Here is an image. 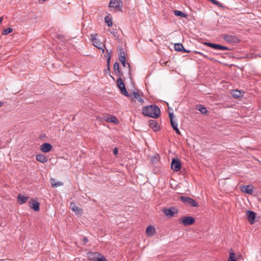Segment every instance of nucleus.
<instances>
[{
  "label": "nucleus",
  "instance_id": "nucleus-1",
  "mask_svg": "<svg viewBox=\"0 0 261 261\" xmlns=\"http://www.w3.org/2000/svg\"><path fill=\"white\" fill-rule=\"evenodd\" d=\"M142 114L146 116L158 118L161 115L159 107L155 105L146 106L143 108Z\"/></svg>",
  "mask_w": 261,
  "mask_h": 261
},
{
  "label": "nucleus",
  "instance_id": "nucleus-2",
  "mask_svg": "<svg viewBox=\"0 0 261 261\" xmlns=\"http://www.w3.org/2000/svg\"><path fill=\"white\" fill-rule=\"evenodd\" d=\"M144 94L140 90L135 89V90H132V103L138 102L141 105L144 103L143 97Z\"/></svg>",
  "mask_w": 261,
  "mask_h": 261
},
{
  "label": "nucleus",
  "instance_id": "nucleus-3",
  "mask_svg": "<svg viewBox=\"0 0 261 261\" xmlns=\"http://www.w3.org/2000/svg\"><path fill=\"white\" fill-rule=\"evenodd\" d=\"M87 256L90 260L93 261H106L105 257L98 252H89Z\"/></svg>",
  "mask_w": 261,
  "mask_h": 261
},
{
  "label": "nucleus",
  "instance_id": "nucleus-4",
  "mask_svg": "<svg viewBox=\"0 0 261 261\" xmlns=\"http://www.w3.org/2000/svg\"><path fill=\"white\" fill-rule=\"evenodd\" d=\"M123 4L121 0H110L109 7L111 10L120 11Z\"/></svg>",
  "mask_w": 261,
  "mask_h": 261
},
{
  "label": "nucleus",
  "instance_id": "nucleus-5",
  "mask_svg": "<svg viewBox=\"0 0 261 261\" xmlns=\"http://www.w3.org/2000/svg\"><path fill=\"white\" fill-rule=\"evenodd\" d=\"M180 199L186 204H189L193 207H197L199 206L198 203L194 199L186 196H180Z\"/></svg>",
  "mask_w": 261,
  "mask_h": 261
},
{
  "label": "nucleus",
  "instance_id": "nucleus-6",
  "mask_svg": "<svg viewBox=\"0 0 261 261\" xmlns=\"http://www.w3.org/2000/svg\"><path fill=\"white\" fill-rule=\"evenodd\" d=\"M117 85L120 89L122 94L126 96H129L128 93L127 92L124 83L121 77H119L117 80Z\"/></svg>",
  "mask_w": 261,
  "mask_h": 261
},
{
  "label": "nucleus",
  "instance_id": "nucleus-7",
  "mask_svg": "<svg viewBox=\"0 0 261 261\" xmlns=\"http://www.w3.org/2000/svg\"><path fill=\"white\" fill-rule=\"evenodd\" d=\"M195 221V219L191 216L184 217L179 219V222H181L184 226L192 225Z\"/></svg>",
  "mask_w": 261,
  "mask_h": 261
},
{
  "label": "nucleus",
  "instance_id": "nucleus-8",
  "mask_svg": "<svg viewBox=\"0 0 261 261\" xmlns=\"http://www.w3.org/2000/svg\"><path fill=\"white\" fill-rule=\"evenodd\" d=\"M171 169L174 171L177 172L181 169V162L178 159L173 158L172 160L171 163Z\"/></svg>",
  "mask_w": 261,
  "mask_h": 261
},
{
  "label": "nucleus",
  "instance_id": "nucleus-9",
  "mask_svg": "<svg viewBox=\"0 0 261 261\" xmlns=\"http://www.w3.org/2000/svg\"><path fill=\"white\" fill-rule=\"evenodd\" d=\"M92 40L93 45L97 48L102 50V53H104L105 48H106L104 44L96 38V37H92Z\"/></svg>",
  "mask_w": 261,
  "mask_h": 261
},
{
  "label": "nucleus",
  "instance_id": "nucleus-10",
  "mask_svg": "<svg viewBox=\"0 0 261 261\" xmlns=\"http://www.w3.org/2000/svg\"><path fill=\"white\" fill-rule=\"evenodd\" d=\"M223 38L224 40L232 43H237L240 41L236 36L233 35H224L223 36Z\"/></svg>",
  "mask_w": 261,
  "mask_h": 261
},
{
  "label": "nucleus",
  "instance_id": "nucleus-11",
  "mask_svg": "<svg viewBox=\"0 0 261 261\" xmlns=\"http://www.w3.org/2000/svg\"><path fill=\"white\" fill-rule=\"evenodd\" d=\"M256 218V213L252 211L248 210L246 212V218L250 224L255 223Z\"/></svg>",
  "mask_w": 261,
  "mask_h": 261
},
{
  "label": "nucleus",
  "instance_id": "nucleus-12",
  "mask_svg": "<svg viewBox=\"0 0 261 261\" xmlns=\"http://www.w3.org/2000/svg\"><path fill=\"white\" fill-rule=\"evenodd\" d=\"M163 212L167 216L171 217L178 213V210L175 207H171L169 208H164Z\"/></svg>",
  "mask_w": 261,
  "mask_h": 261
},
{
  "label": "nucleus",
  "instance_id": "nucleus-13",
  "mask_svg": "<svg viewBox=\"0 0 261 261\" xmlns=\"http://www.w3.org/2000/svg\"><path fill=\"white\" fill-rule=\"evenodd\" d=\"M149 126L152 128L154 132H157L160 130V126L158 122L155 120H150L148 121Z\"/></svg>",
  "mask_w": 261,
  "mask_h": 261
},
{
  "label": "nucleus",
  "instance_id": "nucleus-14",
  "mask_svg": "<svg viewBox=\"0 0 261 261\" xmlns=\"http://www.w3.org/2000/svg\"><path fill=\"white\" fill-rule=\"evenodd\" d=\"M30 207L35 211L39 210V203L35 199H31V202H29Z\"/></svg>",
  "mask_w": 261,
  "mask_h": 261
},
{
  "label": "nucleus",
  "instance_id": "nucleus-15",
  "mask_svg": "<svg viewBox=\"0 0 261 261\" xmlns=\"http://www.w3.org/2000/svg\"><path fill=\"white\" fill-rule=\"evenodd\" d=\"M52 148V146L48 143H43L40 147V150L43 152H47L49 151Z\"/></svg>",
  "mask_w": 261,
  "mask_h": 261
},
{
  "label": "nucleus",
  "instance_id": "nucleus-16",
  "mask_svg": "<svg viewBox=\"0 0 261 261\" xmlns=\"http://www.w3.org/2000/svg\"><path fill=\"white\" fill-rule=\"evenodd\" d=\"M253 186L252 185L244 186L242 188V191L248 194H252L253 192Z\"/></svg>",
  "mask_w": 261,
  "mask_h": 261
},
{
  "label": "nucleus",
  "instance_id": "nucleus-17",
  "mask_svg": "<svg viewBox=\"0 0 261 261\" xmlns=\"http://www.w3.org/2000/svg\"><path fill=\"white\" fill-rule=\"evenodd\" d=\"M29 198V196H25L21 194H19L17 196V201L20 204H23L27 201Z\"/></svg>",
  "mask_w": 261,
  "mask_h": 261
},
{
  "label": "nucleus",
  "instance_id": "nucleus-18",
  "mask_svg": "<svg viewBox=\"0 0 261 261\" xmlns=\"http://www.w3.org/2000/svg\"><path fill=\"white\" fill-rule=\"evenodd\" d=\"M113 70H114V72H115V73L116 75H118L119 76H121L122 75V74L121 73V72L119 69V65L117 62H115L114 63V66H113Z\"/></svg>",
  "mask_w": 261,
  "mask_h": 261
},
{
  "label": "nucleus",
  "instance_id": "nucleus-19",
  "mask_svg": "<svg viewBox=\"0 0 261 261\" xmlns=\"http://www.w3.org/2000/svg\"><path fill=\"white\" fill-rule=\"evenodd\" d=\"M146 233L148 236H152L155 233V228L151 226H148L146 229Z\"/></svg>",
  "mask_w": 261,
  "mask_h": 261
},
{
  "label": "nucleus",
  "instance_id": "nucleus-20",
  "mask_svg": "<svg viewBox=\"0 0 261 261\" xmlns=\"http://www.w3.org/2000/svg\"><path fill=\"white\" fill-rule=\"evenodd\" d=\"M36 159L37 161L42 163H45L47 161V159L46 156L42 154H37L36 156Z\"/></svg>",
  "mask_w": 261,
  "mask_h": 261
},
{
  "label": "nucleus",
  "instance_id": "nucleus-21",
  "mask_svg": "<svg viewBox=\"0 0 261 261\" xmlns=\"http://www.w3.org/2000/svg\"><path fill=\"white\" fill-rule=\"evenodd\" d=\"M169 117L170 119V123H171L172 128H173L176 126H178V124H177L176 121L174 120V116L173 115V113H170V112L169 113Z\"/></svg>",
  "mask_w": 261,
  "mask_h": 261
},
{
  "label": "nucleus",
  "instance_id": "nucleus-22",
  "mask_svg": "<svg viewBox=\"0 0 261 261\" xmlns=\"http://www.w3.org/2000/svg\"><path fill=\"white\" fill-rule=\"evenodd\" d=\"M50 184L51 186L54 188H57L63 185V183L62 182L57 181L54 178L50 179Z\"/></svg>",
  "mask_w": 261,
  "mask_h": 261
},
{
  "label": "nucleus",
  "instance_id": "nucleus-23",
  "mask_svg": "<svg viewBox=\"0 0 261 261\" xmlns=\"http://www.w3.org/2000/svg\"><path fill=\"white\" fill-rule=\"evenodd\" d=\"M231 94L233 98H238L243 96V94L241 91L235 90H232Z\"/></svg>",
  "mask_w": 261,
  "mask_h": 261
},
{
  "label": "nucleus",
  "instance_id": "nucleus-24",
  "mask_svg": "<svg viewBox=\"0 0 261 261\" xmlns=\"http://www.w3.org/2000/svg\"><path fill=\"white\" fill-rule=\"evenodd\" d=\"M105 119L109 122H114L116 124L118 123V121L117 118L113 115H110L107 117Z\"/></svg>",
  "mask_w": 261,
  "mask_h": 261
},
{
  "label": "nucleus",
  "instance_id": "nucleus-25",
  "mask_svg": "<svg viewBox=\"0 0 261 261\" xmlns=\"http://www.w3.org/2000/svg\"><path fill=\"white\" fill-rule=\"evenodd\" d=\"M141 154L138 151H134V160H133L132 158V165L136 164L138 162V160L140 157Z\"/></svg>",
  "mask_w": 261,
  "mask_h": 261
},
{
  "label": "nucleus",
  "instance_id": "nucleus-26",
  "mask_svg": "<svg viewBox=\"0 0 261 261\" xmlns=\"http://www.w3.org/2000/svg\"><path fill=\"white\" fill-rule=\"evenodd\" d=\"M227 261H237L236 254L232 249L229 250V256Z\"/></svg>",
  "mask_w": 261,
  "mask_h": 261
},
{
  "label": "nucleus",
  "instance_id": "nucleus-27",
  "mask_svg": "<svg viewBox=\"0 0 261 261\" xmlns=\"http://www.w3.org/2000/svg\"><path fill=\"white\" fill-rule=\"evenodd\" d=\"M204 44L215 49H220V44H215L211 42H204Z\"/></svg>",
  "mask_w": 261,
  "mask_h": 261
},
{
  "label": "nucleus",
  "instance_id": "nucleus-28",
  "mask_svg": "<svg viewBox=\"0 0 261 261\" xmlns=\"http://www.w3.org/2000/svg\"><path fill=\"white\" fill-rule=\"evenodd\" d=\"M197 110L199 111L202 114H205L207 112L206 108L202 105H197Z\"/></svg>",
  "mask_w": 261,
  "mask_h": 261
},
{
  "label": "nucleus",
  "instance_id": "nucleus-29",
  "mask_svg": "<svg viewBox=\"0 0 261 261\" xmlns=\"http://www.w3.org/2000/svg\"><path fill=\"white\" fill-rule=\"evenodd\" d=\"M70 208L73 212L77 214L80 213L81 212V210L74 203H71Z\"/></svg>",
  "mask_w": 261,
  "mask_h": 261
},
{
  "label": "nucleus",
  "instance_id": "nucleus-30",
  "mask_svg": "<svg viewBox=\"0 0 261 261\" xmlns=\"http://www.w3.org/2000/svg\"><path fill=\"white\" fill-rule=\"evenodd\" d=\"M173 13L175 15L177 16H180L181 17H185L186 18L187 17V15L186 14L183 13L182 12L178 10H174L173 11Z\"/></svg>",
  "mask_w": 261,
  "mask_h": 261
},
{
  "label": "nucleus",
  "instance_id": "nucleus-31",
  "mask_svg": "<svg viewBox=\"0 0 261 261\" xmlns=\"http://www.w3.org/2000/svg\"><path fill=\"white\" fill-rule=\"evenodd\" d=\"M105 20L109 27H111L113 25L112 18L110 16L107 15L105 18Z\"/></svg>",
  "mask_w": 261,
  "mask_h": 261
},
{
  "label": "nucleus",
  "instance_id": "nucleus-32",
  "mask_svg": "<svg viewBox=\"0 0 261 261\" xmlns=\"http://www.w3.org/2000/svg\"><path fill=\"white\" fill-rule=\"evenodd\" d=\"M119 60L120 61L126 60L125 53L122 50H121L119 52Z\"/></svg>",
  "mask_w": 261,
  "mask_h": 261
},
{
  "label": "nucleus",
  "instance_id": "nucleus-33",
  "mask_svg": "<svg viewBox=\"0 0 261 261\" xmlns=\"http://www.w3.org/2000/svg\"><path fill=\"white\" fill-rule=\"evenodd\" d=\"M182 44L181 43H175L174 44V49L177 51H181V49L182 48Z\"/></svg>",
  "mask_w": 261,
  "mask_h": 261
},
{
  "label": "nucleus",
  "instance_id": "nucleus-34",
  "mask_svg": "<svg viewBox=\"0 0 261 261\" xmlns=\"http://www.w3.org/2000/svg\"><path fill=\"white\" fill-rule=\"evenodd\" d=\"M210 1L213 4L216 5L217 6L220 7V8H223V6L222 4L220 3L218 1L216 0H208Z\"/></svg>",
  "mask_w": 261,
  "mask_h": 261
},
{
  "label": "nucleus",
  "instance_id": "nucleus-35",
  "mask_svg": "<svg viewBox=\"0 0 261 261\" xmlns=\"http://www.w3.org/2000/svg\"><path fill=\"white\" fill-rule=\"evenodd\" d=\"M159 155L157 154L155 156H152L151 158V162L152 164H156L159 161Z\"/></svg>",
  "mask_w": 261,
  "mask_h": 261
},
{
  "label": "nucleus",
  "instance_id": "nucleus-36",
  "mask_svg": "<svg viewBox=\"0 0 261 261\" xmlns=\"http://www.w3.org/2000/svg\"><path fill=\"white\" fill-rule=\"evenodd\" d=\"M109 52L108 50H107ZM107 58V66H110L111 55L110 53H108V55L106 56Z\"/></svg>",
  "mask_w": 261,
  "mask_h": 261
},
{
  "label": "nucleus",
  "instance_id": "nucleus-37",
  "mask_svg": "<svg viewBox=\"0 0 261 261\" xmlns=\"http://www.w3.org/2000/svg\"><path fill=\"white\" fill-rule=\"evenodd\" d=\"M12 29L9 28H7V29L4 30L2 33V34L4 35H6L9 34L11 32H12Z\"/></svg>",
  "mask_w": 261,
  "mask_h": 261
},
{
  "label": "nucleus",
  "instance_id": "nucleus-38",
  "mask_svg": "<svg viewBox=\"0 0 261 261\" xmlns=\"http://www.w3.org/2000/svg\"><path fill=\"white\" fill-rule=\"evenodd\" d=\"M105 74H109L114 80V78L110 74V66H107V69L105 70Z\"/></svg>",
  "mask_w": 261,
  "mask_h": 261
},
{
  "label": "nucleus",
  "instance_id": "nucleus-39",
  "mask_svg": "<svg viewBox=\"0 0 261 261\" xmlns=\"http://www.w3.org/2000/svg\"><path fill=\"white\" fill-rule=\"evenodd\" d=\"M169 63H170V61H164L163 60H161L160 61V64L164 66V65H166V66H169Z\"/></svg>",
  "mask_w": 261,
  "mask_h": 261
},
{
  "label": "nucleus",
  "instance_id": "nucleus-40",
  "mask_svg": "<svg viewBox=\"0 0 261 261\" xmlns=\"http://www.w3.org/2000/svg\"><path fill=\"white\" fill-rule=\"evenodd\" d=\"M110 32L112 36H114L115 38H118V33L114 30H112Z\"/></svg>",
  "mask_w": 261,
  "mask_h": 261
},
{
  "label": "nucleus",
  "instance_id": "nucleus-41",
  "mask_svg": "<svg viewBox=\"0 0 261 261\" xmlns=\"http://www.w3.org/2000/svg\"><path fill=\"white\" fill-rule=\"evenodd\" d=\"M219 50H230V49L226 46L220 45Z\"/></svg>",
  "mask_w": 261,
  "mask_h": 261
},
{
  "label": "nucleus",
  "instance_id": "nucleus-42",
  "mask_svg": "<svg viewBox=\"0 0 261 261\" xmlns=\"http://www.w3.org/2000/svg\"><path fill=\"white\" fill-rule=\"evenodd\" d=\"M181 51H182V52H184V53H189V52H190V50L186 49L184 47V46H182V48H181Z\"/></svg>",
  "mask_w": 261,
  "mask_h": 261
},
{
  "label": "nucleus",
  "instance_id": "nucleus-43",
  "mask_svg": "<svg viewBox=\"0 0 261 261\" xmlns=\"http://www.w3.org/2000/svg\"><path fill=\"white\" fill-rule=\"evenodd\" d=\"M181 51H182V52H184V53H189V52H190V50L186 49L184 47V46H182V48H181Z\"/></svg>",
  "mask_w": 261,
  "mask_h": 261
},
{
  "label": "nucleus",
  "instance_id": "nucleus-44",
  "mask_svg": "<svg viewBox=\"0 0 261 261\" xmlns=\"http://www.w3.org/2000/svg\"><path fill=\"white\" fill-rule=\"evenodd\" d=\"M120 62L121 63V64H122V65H123V67H125V66H126V60L121 61H120Z\"/></svg>",
  "mask_w": 261,
  "mask_h": 261
},
{
  "label": "nucleus",
  "instance_id": "nucleus-45",
  "mask_svg": "<svg viewBox=\"0 0 261 261\" xmlns=\"http://www.w3.org/2000/svg\"><path fill=\"white\" fill-rule=\"evenodd\" d=\"M118 150L117 148H115L113 150L114 153L116 155L118 153Z\"/></svg>",
  "mask_w": 261,
  "mask_h": 261
},
{
  "label": "nucleus",
  "instance_id": "nucleus-46",
  "mask_svg": "<svg viewBox=\"0 0 261 261\" xmlns=\"http://www.w3.org/2000/svg\"><path fill=\"white\" fill-rule=\"evenodd\" d=\"M83 241L84 243H86L88 242V239L86 237H84L83 238Z\"/></svg>",
  "mask_w": 261,
  "mask_h": 261
},
{
  "label": "nucleus",
  "instance_id": "nucleus-47",
  "mask_svg": "<svg viewBox=\"0 0 261 261\" xmlns=\"http://www.w3.org/2000/svg\"><path fill=\"white\" fill-rule=\"evenodd\" d=\"M174 130L175 131V132L177 134L180 135V132L178 128L177 129H175Z\"/></svg>",
  "mask_w": 261,
  "mask_h": 261
},
{
  "label": "nucleus",
  "instance_id": "nucleus-48",
  "mask_svg": "<svg viewBox=\"0 0 261 261\" xmlns=\"http://www.w3.org/2000/svg\"><path fill=\"white\" fill-rule=\"evenodd\" d=\"M127 65L129 68V70H130V65L128 62H127ZM130 70H129V74H130Z\"/></svg>",
  "mask_w": 261,
  "mask_h": 261
},
{
  "label": "nucleus",
  "instance_id": "nucleus-49",
  "mask_svg": "<svg viewBox=\"0 0 261 261\" xmlns=\"http://www.w3.org/2000/svg\"><path fill=\"white\" fill-rule=\"evenodd\" d=\"M4 103L2 101H0V107H2V106H3Z\"/></svg>",
  "mask_w": 261,
  "mask_h": 261
},
{
  "label": "nucleus",
  "instance_id": "nucleus-50",
  "mask_svg": "<svg viewBox=\"0 0 261 261\" xmlns=\"http://www.w3.org/2000/svg\"><path fill=\"white\" fill-rule=\"evenodd\" d=\"M46 0H39V2L40 3H42L43 2H45Z\"/></svg>",
  "mask_w": 261,
  "mask_h": 261
},
{
  "label": "nucleus",
  "instance_id": "nucleus-51",
  "mask_svg": "<svg viewBox=\"0 0 261 261\" xmlns=\"http://www.w3.org/2000/svg\"><path fill=\"white\" fill-rule=\"evenodd\" d=\"M174 130L178 129V126H176L172 128Z\"/></svg>",
  "mask_w": 261,
  "mask_h": 261
},
{
  "label": "nucleus",
  "instance_id": "nucleus-52",
  "mask_svg": "<svg viewBox=\"0 0 261 261\" xmlns=\"http://www.w3.org/2000/svg\"><path fill=\"white\" fill-rule=\"evenodd\" d=\"M2 20H3V17H1L0 18V23L2 22Z\"/></svg>",
  "mask_w": 261,
  "mask_h": 261
},
{
  "label": "nucleus",
  "instance_id": "nucleus-53",
  "mask_svg": "<svg viewBox=\"0 0 261 261\" xmlns=\"http://www.w3.org/2000/svg\"><path fill=\"white\" fill-rule=\"evenodd\" d=\"M241 255L240 254L239 255H238L237 258H239L240 257H241Z\"/></svg>",
  "mask_w": 261,
  "mask_h": 261
},
{
  "label": "nucleus",
  "instance_id": "nucleus-54",
  "mask_svg": "<svg viewBox=\"0 0 261 261\" xmlns=\"http://www.w3.org/2000/svg\"><path fill=\"white\" fill-rule=\"evenodd\" d=\"M195 53H197V54H200V55H201V54H202L201 53H199V52L195 51Z\"/></svg>",
  "mask_w": 261,
  "mask_h": 261
}]
</instances>
